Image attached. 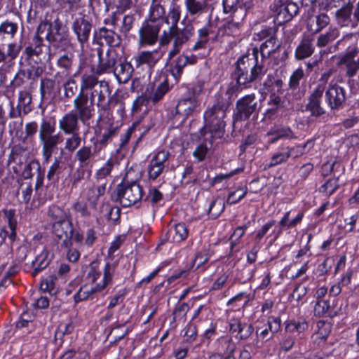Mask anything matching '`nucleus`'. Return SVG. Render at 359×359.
<instances>
[{
    "label": "nucleus",
    "instance_id": "obj_1",
    "mask_svg": "<svg viewBox=\"0 0 359 359\" xmlns=\"http://www.w3.org/2000/svg\"><path fill=\"white\" fill-rule=\"evenodd\" d=\"M180 18V6H174L164 19V23L168 27L163 29L161 34L162 22L146 21L139 30V44L141 46H152L158 41L159 46L164 47L172 41V48L168 53V60H172L180 53L182 47L189 41L194 33V27L191 23L187 24L184 28L178 27Z\"/></svg>",
    "mask_w": 359,
    "mask_h": 359
},
{
    "label": "nucleus",
    "instance_id": "obj_54",
    "mask_svg": "<svg viewBox=\"0 0 359 359\" xmlns=\"http://www.w3.org/2000/svg\"><path fill=\"white\" fill-rule=\"evenodd\" d=\"M19 191H20L23 202L28 203L31 199L32 193V184L28 183L22 184L20 187Z\"/></svg>",
    "mask_w": 359,
    "mask_h": 359
},
{
    "label": "nucleus",
    "instance_id": "obj_60",
    "mask_svg": "<svg viewBox=\"0 0 359 359\" xmlns=\"http://www.w3.org/2000/svg\"><path fill=\"white\" fill-rule=\"evenodd\" d=\"M184 338L186 341L192 342L196 337V327L191 324H189L185 327Z\"/></svg>",
    "mask_w": 359,
    "mask_h": 359
},
{
    "label": "nucleus",
    "instance_id": "obj_59",
    "mask_svg": "<svg viewBox=\"0 0 359 359\" xmlns=\"http://www.w3.org/2000/svg\"><path fill=\"white\" fill-rule=\"evenodd\" d=\"M73 208L74 210L81 214L82 217H89L90 215V212L88 210L87 204L84 201L76 202Z\"/></svg>",
    "mask_w": 359,
    "mask_h": 359
},
{
    "label": "nucleus",
    "instance_id": "obj_49",
    "mask_svg": "<svg viewBox=\"0 0 359 359\" xmlns=\"http://www.w3.org/2000/svg\"><path fill=\"white\" fill-rule=\"evenodd\" d=\"M18 30L16 23L6 20L0 25V34H5L13 37Z\"/></svg>",
    "mask_w": 359,
    "mask_h": 359
},
{
    "label": "nucleus",
    "instance_id": "obj_42",
    "mask_svg": "<svg viewBox=\"0 0 359 359\" xmlns=\"http://www.w3.org/2000/svg\"><path fill=\"white\" fill-rule=\"evenodd\" d=\"M57 65L60 69H63L62 73H65L66 75L69 74L74 66L72 56L67 54L60 56L57 60Z\"/></svg>",
    "mask_w": 359,
    "mask_h": 359
},
{
    "label": "nucleus",
    "instance_id": "obj_53",
    "mask_svg": "<svg viewBox=\"0 0 359 359\" xmlns=\"http://www.w3.org/2000/svg\"><path fill=\"white\" fill-rule=\"evenodd\" d=\"M96 186L95 184L93 185L87 192V200L90 203V205L92 208L96 209L97 205L100 198V196L98 195V193L95 191L96 190Z\"/></svg>",
    "mask_w": 359,
    "mask_h": 359
},
{
    "label": "nucleus",
    "instance_id": "obj_34",
    "mask_svg": "<svg viewBox=\"0 0 359 359\" xmlns=\"http://www.w3.org/2000/svg\"><path fill=\"white\" fill-rule=\"evenodd\" d=\"M314 313L318 316L332 317L336 314L330 300H318L314 307Z\"/></svg>",
    "mask_w": 359,
    "mask_h": 359
},
{
    "label": "nucleus",
    "instance_id": "obj_45",
    "mask_svg": "<svg viewBox=\"0 0 359 359\" xmlns=\"http://www.w3.org/2000/svg\"><path fill=\"white\" fill-rule=\"evenodd\" d=\"M248 193L246 187L238 188L236 191L229 193L226 203L235 204L243 198Z\"/></svg>",
    "mask_w": 359,
    "mask_h": 359
},
{
    "label": "nucleus",
    "instance_id": "obj_30",
    "mask_svg": "<svg viewBox=\"0 0 359 359\" xmlns=\"http://www.w3.org/2000/svg\"><path fill=\"white\" fill-rule=\"evenodd\" d=\"M66 163L62 156L55 157L53 163L47 173V179L50 182H57L62 171L66 169Z\"/></svg>",
    "mask_w": 359,
    "mask_h": 359
},
{
    "label": "nucleus",
    "instance_id": "obj_29",
    "mask_svg": "<svg viewBox=\"0 0 359 359\" xmlns=\"http://www.w3.org/2000/svg\"><path fill=\"white\" fill-rule=\"evenodd\" d=\"M340 36V32L338 27H331L328 30L323 34H320L316 40V46L318 48H324Z\"/></svg>",
    "mask_w": 359,
    "mask_h": 359
},
{
    "label": "nucleus",
    "instance_id": "obj_15",
    "mask_svg": "<svg viewBox=\"0 0 359 359\" xmlns=\"http://www.w3.org/2000/svg\"><path fill=\"white\" fill-rule=\"evenodd\" d=\"M53 230L55 236L61 241L60 243V247L69 249L72 245V223L68 219H59L53 224Z\"/></svg>",
    "mask_w": 359,
    "mask_h": 359
},
{
    "label": "nucleus",
    "instance_id": "obj_5",
    "mask_svg": "<svg viewBox=\"0 0 359 359\" xmlns=\"http://www.w3.org/2000/svg\"><path fill=\"white\" fill-rule=\"evenodd\" d=\"M258 55V48L255 47L252 50V57L245 56L238 60L234 75L239 83L245 86L266 73V69L262 64V60H259Z\"/></svg>",
    "mask_w": 359,
    "mask_h": 359
},
{
    "label": "nucleus",
    "instance_id": "obj_61",
    "mask_svg": "<svg viewBox=\"0 0 359 359\" xmlns=\"http://www.w3.org/2000/svg\"><path fill=\"white\" fill-rule=\"evenodd\" d=\"M209 260V255L208 252L203 251L198 252L193 261L194 264L197 265V268L206 263Z\"/></svg>",
    "mask_w": 359,
    "mask_h": 359
},
{
    "label": "nucleus",
    "instance_id": "obj_36",
    "mask_svg": "<svg viewBox=\"0 0 359 359\" xmlns=\"http://www.w3.org/2000/svg\"><path fill=\"white\" fill-rule=\"evenodd\" d=\"M68 135L69 136L65 139V149L72 153L79 147L82 138L78 131L69 133Z\"/></svg>",
    "mask_w": 359,
    "mask_h": 359
},
{
    "label": "nucleus",
    "instance_id": "obj_64",
    "mask_svg": "<svg viewBox=\"0 0 359 359\" xmlns=\"http://www.w3.org/2000/svg\"><path fill=\"white\" fill-rule=\"evenodd\" d=\"M25 74L23 72H18L11 82V87L13 89L22 86L25 83Z\"/></svg>",
    "mask_w": 359,
    "mask_h": 359
},
{
    "label": "nucleus",
    "instance_id": "obj_3",
    "mask_svg": "<svg viewBox=\"0 0 359 359\" xmlns=\"http://www.w3.org/2000/svg\"><path fill=\"white\" fill-rule=\"evenodd\" d=\"M231 101H229L218 95L213 106L205 111L204 114L205 126L201 130L204 140L208 141L212 145L215 139H221L224 134L226 126L224 118Z\"/></svg>",
    "mask_w": 359,
    "mask_h": 359
},
{
    "label": "nucleus",
    "instance_id": "obj_21",
    "mask_svg": "<svg viewBox=\"0 0 359 359\" xmlns=\"http://www.w3.org/2000/svg\"><path fill=\"white\" fill-rule=\"evenodd\" d=\"M325 88L323 85H317L316 88L310 96L309 102L306 108L311 111L312 116H319L325 113L323 107H320V98L322 97Z\"/></svg>",
    "mask_w": 359,
    "mask_h": 359
},
{
    "label": "nucleus",
    "instance_id": "obj_37",
    "mask_svg": "<svg viewBox=\"0 0 359 359\" xmlns=\"http://www.w3.org/2000/svg\"><path fill=\"white\" fill-rule=\"evenodd\" d=\"M20 50V47L16 43H11L8 45L7 52L4 51V47L0 46V63L4 62L8 57L13 60L17 57Z\"/></svg>",
    "mask_w": 359,
    "mask_h": 359
},
{
    "label": "nucleus",
    "instance_id": "obj_41",
    "mask_svg": "<svg viewBox=\"0 0 359 359\" xmlns=\"http://www.w3.org/2000/svg\"><path fill=\"white\" fill-rule=\"evenodd\" d=\"M305 74L302 68L294 70L290 76L288 86L289 88L295 90L299 88L300 81L304 78Z\"/></svg>",
    "mask_w": 359,
    "mask_h": 359
},
{
    "label": "nucleus",
    "instance_id": "obj_39",
    "mask_svg": "<svg viewBox=\"0 0 359 359\" xmlns=\"http://www.w3.org/2000/svg\"><path fill=\"white\" fill-rule=\"evenodd\" d=\"M358 54V50L356 47H348L346 52L340 56L338 66L346 67L355 62Z\"/></svg>",
    "mask_w": 359,
    "mask_h": 359
},
{
    "label": "nucleus",
    "instance_id": "obj_6",
    "mask_svg": "<svg viewBox=\"0 0 359 359\" xmlns=\"http://www.w3.org/2000/svg\"><path fill=\"white\" fill-rule=\"evenodd\" d=\"M36 29L38 34H45L49 45L55 48H65L69 43L68 29L58 18L53 22L48 20L41 22Z\"/></svg>",
    "mask_w": 359,
    "mask_h": 359
},
{
    "label": "nucleus",
    "instance_id": "obj_57",
    "mask_svg": "<svg viewBox=\"0 0 359 359\" xmlns=\"http://www.w3.org/2000/svg\"><path fill=\"white\" fill-rule=\"evenodd\" d=\"M189 306L187 303H183L178 306L177 307H176L172 313L173 320L176 321L178 318L184 317L187 312L189 311Z\"/></svg>",
    "mask_w": 359,
    "mask_h": 359
},
{
    "label": "nucleus",
    "instance_id": "obj_25",
    "mask_svg": "<svg viewBox=\"0 0 359 359\" xmlns=\"http://www.w3.org/2000/svg\"><path fill=\"white\" fill-rule=\"evenodd\" d=\"M164 3L165 0H151L148 21L162 22V24L164 23V19L167 17V15H165Z\"/></svg>",
    "mask_w": 359,
    "mask_h": 359
},
{
    "label": "nucleus",
    "instance_id": "obj_27",
    "mask_svg": "<svg viewBox=\"0 0 359 359\" xmlns=\"http://www.w3.org/2000/svg\"><path fill=\"white\" fill-rule=\"evenodd\" d=\"M184 5L191 16H199L206 11L208 4L207 0H184Z\"/></svg>",
    "mask_w": 359,
    "mask_h": 359
},
{
    "label": "nucleus",
    "instance_id": "obj_16",
    "mask_svg": "<svg viewBox=\"0 0 359 359\" xmlns=\"http://www.w3.org/2000/svg\"><path fill=\"white\" fill-rule=\"evenodd\" d=\"M72 28L81 46L88 41L93 25L87 16L81 15L76 18L72 22Z\"/></svg>",
    "mask_w": 359,
    "mask_h": 359
},
{
    "label": "nucleus",
    "instance_id": "obj_48",
    "mask_svg": "<svg viewBox=\"0 0 359 359\" xmlns=\"http://www.w3.org/2000/svg\"><path fill=\"white\" fill-rule=\"evenodd\" d=\"M225 203L224 202H218V199L213 200L209 207V215L210 216L215 219L217 218L224 210Z\"/></svg>",
    "mask_w": 359,
    "mask_h": 359
},
{
    "label": "nucleus",
    "instance_id": "obj_44",
    "mask_svg": "<svg viewBox=\"0 0 359 359\" xmlns=\"http://www.w3.org/2000/svg\"><path fill=\"white\" fill-rule=\"evenodd\" d=\"M294 149H287L286 153L275 154L271 158L269 167H273L278 164L285 162L292 155Z\"/></svg>",
    "mask_w": 359,
    "mask_h": 359
},
{
    "label": "nucleus",
    "instance_id": "obj_55",
    "mask_svg": "<svg viewBox=\"0 0 359 359\" xmlns=\"http://www.w3.org/2000/svg\"><path fill=\"white\" fill-rule=\"evenodd\" d=\"M18 102L20 107H24V111L26 114V107L29 106L32 102V95L27 90H22L19 93Z\"/></svg>",
    "mask_w": 359,
    "mask_h": 359
},
{
    "label": "nucleus",
    "instance_id": "obj_4",
    "mask_svg": "<svg viewBox=\"0 0 359 359\" xmlns=\"http://www.w3.org/2000/svg\"><path fill=\"white\" fill-rule=\"evenodd\" d=\"M115 271V266L107 263L104 269L103 278L102 283H97V279L101 276V271L98 268L97 262H92L89 266L88 278H90L92 285H85L80 288L74 296L75 301L80 302L87 299L92 294L103 290L112 280Z\"/></svg>",
    "mask_w": 359,
    "mask_h": 359
},
{
    "label": "nucleus",
    "instance_id": "obj_18",
    "mask_svg": "<svg viewBox=\"0 0 359 359\" xmlns=\"http://www.w3.org/2000/svg\"><path fill=\"white\" fill-rule=\"evenodd\" d=\"M325 97L331 109H337L346 100L345 90L336 83L330 85L325 91Z\"/></svg>",
    "mask_w": 359,
    "mask_h": 359
},
{
    "label": "nucleus",
    "instance_id": "obj_8",
    "mask_svg": "<svg viewBox=\"0 0 359 359\" xmlns=\"http://www.w3.org/2000/svg\"><path fill=\"white\" fill-rule=\"evenodd\" d=\"M74 110L65 114L59 120V128L65 133L69 134L79 131V121L86 123L93 116L75 99L73 102Z\"/></svg>",
    "mask_w": 359,
    "mask_h": 359
},
{
    "label": "nucleus",
    "instance_id": "obj_24",
    "mask_svg": "<svg viewBox=\"0 0 359 359\" xmlns=\"http://www.w3.org/2000/svg\"><path fill=\"white\" fill-rule=\"evenodd\" d=\"M313 39L309 36L304 37L295 50V57L298 60L306 59L312 55L314 52Z\"/></svg>",
    "mask_w": 359,
    "mask_h": 359
},
{
    "label": "nucleus",
    "instance_id": "obj_28",
    "mask_svg": "<svg viewBox=\"0 0 359 359\" xmlns=\"http://www.w3.org/2000/svg\"><path fill=\"white\" fill-rule=\"evenodd\" d=\"M55 87L54 80L47 77L41 79L40 93L42 101H50L55 97Z\"/></svg>",
    "mask_w": 359,
    "mask_h": 359
},
{
    "label": "nucleus",
    "instance_id": "obj_2",
    "mask_svg": "<svg viewBox=\"0 0 359 359\" xmlns=\"http://www.w3.org/2000/svg\"><path fill=\"white\" fill-rule=\"evenodd\" d=\"M74 99L92 116L95 104L99 111L104 113L110 111L116 106L121 114L125 111V105L120 96L116 93L111 95L109 82L105 80L99 81L93 74H82L79 93Z\"/></svg>",
    "mask_w": 359,
    "mask_h": 359
},
{
    "label": "nucleus",
    "instance_id": "obj_22",
    "mask_svg": "<svg viewBox=\"0 0 359 359\" xmlns=\"http://www.w3.org/2000/svg\"><path fill=\"white\" fill-rule=\"evenodd\" d=\"M36 174V189L40 187L44 179V170L38 161H31L27 164L22 172V175L25 179H31L34 174Z\"/></svg>",
    "mask_w": 359,
    "mask_h": 359
},
{
    "label": "nucleus",
    "instance_id": "obj_47",
    "mask_svg": "<svg viewBox=\"0 0 359 359\" xmlns=\"http://www.w3.org/2000/svg\"><path fill=\"white\" fill-rule=\"evenodd\" d=\"M171 233H173V239L177 242L184 240L188 236V230L185 224L182 223L175 225Z\"/></svg>",
    "mask_w": 359,
    "mask_h": 359
},
{
    "label": "nucleus",
    "instance_id": "obj_51",
    "mask_svg": "<svg viewBox=\"0 0 359 359\" xmlns=\"http://www.w3.org/2000/svg\"><path fill=\"white\" fill-rule=\"evenodd\" d=\"M339 187L337 179L327 180L320 188V191L326 194L327 196L332 195Z\"/></svg>",
    "mask_w": 359,
    "mask_h": 359
},
{
    "label": "nucleus",
    "instance_id": "obj_52",
    "mask_svg": "<svg viewBox=\"0 0 359 359\" xmlns=\"http://www.w3.org/2000/svg\"><path fill=\"white\" fill-rule=\"evenodd\" d=\"M135 22V16L133 15H126L123 17L120 31L124 34H127L133 28Z\"/></svg>",
    "mask_w": 359,
    "mask_h": 359
},
{
    "label": "nucleus",
    "instance_id": "obj_32",
    "mask_svg": "<svg viewBox=\"0 0 359 359\" xmlns=\"http://www.w3.org/2000/svg\"><path fill=\"white\" fill-rule=\"evenodd\" d=\"M98 36L100 40L104 39L111 47H118L121 43V36L111 29L102 27L99 29Z\"/></svg>",
    "mask_w": 359,
    "mask_h": 359
},
{
    "label": "nucleus",
    "instance_id": "obj_40",
    "mask_svg": "<svg viewBox=\"0 0 359 359\" xmlns=\"http://www.w3.org/2000/svg\"><path fill=\"white\" fill-rule=\"evenodd\" d=\"M353 5L348 2L341 8L337 11L335 16L337 19L341 20L343 22H352L351 14L353 15Z\"/></svg>",
    "mask_w": 359,
    "mask_h": 359
},
{
    "label": "nucleus",
    "instance_id": "obj_43",
    "mask_svg": "<svg viewBox=\"0 0 359 359\" xmlns=\"http://www.w3.org/2000/svg\"><path fill=\"white\" fill-rule=\"evenodd\" d=\"M64 96L66 98H72L77 90L78 86L76 80L73 77H69L63 84Z\"/></svg>",
    "mask_w": 359,
    "mask_h": 359
},
{
    "label": "nucleus",
    "instance_id": "obj_9",
    "mask_svg": "<svg viewBox=\"0 0 359 359\" xmlns=\"http://www.w3.org/2000/svg\"><path fill=\"white\" fill-rule=\"evenodd\" d=\"M204 83L201 81H197L189 90L187 95L179 100L176 107L177 112L185 117L191 116L196 112L200 105L198 96L202 93Z\"/></svg>",
    "mask_w": 359,
    "mask_h": 359
},
{
    "label": "nucleus",
    "instance_id": "obj_23",
    "mask_svg": "<svg viewBox=\"0 0 359 359\" xmlns=\"http://www.w3.org/2000/svg\"><path fill=\"white\" fill-rule=\"evenodd\" d=\"M168 91V85L166 82L161 83L156 88L154 83H150L147 86L145 95L154 103L161 100Z\"/></svg>",
    "mask_w": 359,
    "mask_h": 359
},
{
    "label": "nucleus",
    "instance_id": "obj_56",
    "mask_svg": "<svg viewBox=\"0 0 359 359\" xmlns=\"http://www.w3.org/2000/svg\"><path fill=\"white\" fill-rule=\"evenodd\" d=\"M317 327L318 328V334L319 337L321 339H325L330 332V324L325 321L320 320L318 322Z\"/></svg>",
    "mask_w": 359,
    "mask_h": 359
},
{
    "label": "nucleus",
    "instance_id": "obj_13",
    "mask_svg": "<svg viewBox=\"0 0 359 359\" xmlns=\"http://www.w3.org/2000/svg\"><path fill=\"white\" fill-rule=\"evenodd\" d=\"M260 106L254 94L244 96L236 102V112L234 120L245 121L252 114L257 115Z\"/></svg>",
    "mask_w": 359,
    "mask_h": 359
},
{
    "label": "nucleus",
    "instance_id": "obj_58",
    "mask_svg": "<svg viewBox=\"0 0 359 359\" xmlns=\"http://www.w3.org/2000/svg\"><path fill=\"white\" fill-rule=\"evenodd\" d=\"M208 147L204 144L198 145L193 153V155L199 161H202L205 159V156L208 153Z\"/></svg>",
    "mask_w": 359,
    "mask_h": 359
},
{
    "label": "nucleus",
    "instance_id": "obj_26",
    "mask_svg": "<svg viewBox=\"0 0 359 359\" xmlns=\"http://www.w3.org/2000/svg\"><path fill=\"white\" fill-rule=\"evenodd\" d=\"M280 46L281 43L274 36H271L264 42L259 49L258 48L259 52L260 51L261 53L260 60H262V64H264V59L269 58L271 55L279 50Z\"/></svg>",
    "mask_w": 359,
    "mask_h": 359
},
{
    "label": "nucleus",
    "instance_id": "obj_11",
    "mask_svg": "<svg viewBox=\"0 0 359 359\" xmlns=\"http://www.w3.org/2000/svg\"><path fill=\"white\" fill-rule=\"evenodd\" d=\"M142 197V187L136 182L118 184L116 192L111 196L112 199L118 201L123 207L136 204Z\"/></svg>",
    "mask_w": 359,
    "mask_h": 359
},
{
    "label": "nucleus",
    "instance_id": "obj_31",
    "mask_svg": "<svg viewBox=\"0 0 359 359\" xmlns=\"http://www.w3.org/2000/svg\"><path fill=\"white\" fill-rule=\"evenodd\" d=\"M95 154V150L90 146H83L76 151L75 158L81 167H86L91 163Z\"/></svg>",
    "mask_w": 359,
    "mask_h": 359
},
{
    "label": "nucleus",
    "instance_id": "obj_10",
    "mask_svg": "<svg viewBox=\"0 0 359 359\" xmlns=\"http://www.w3.org/2000/svg\"><path fill=\"white\" fill-rule=\"evenodd\" d=\"M24 53L26 60L36 65L49 60L50 48L44 44L43 39L41 34H38L37 29L29 45L25 47Z\"/></svg>",
    "mask_w": 359,
    "mask_h": 359
},
{
    "label": "nucleus",
    "instance_id": "obj_17",
    "mask_svg": "<svg viewBox=\"0 0 359 359\" xmlns=\"http://www.w3.org/2000/svg\"><path fill=\"white\" fill-rule=\"evenodd\" d=\"M169 156V152L162 150L151 158L147 168L149 180H155L161 175Z\"/></svg>",
    "mask_w": 359,
    "mask_h": 359
},
{
    "label": "nucleus",
    "instance_id": "obj_35",
    "mask_svg": "<svg viewBox=\"0 0 359 359\" xmlns=\"http://www.w3.org/2000/svg\"><path fill=\"white\" fill-rule=\"evenodd\" d=\"M113 72L120 83H126L130 78V66L128 64L120 63L113 69Z\"/></svg>",
    "mask_w": 359,
    "mask_h": 359
},
{
    "label": "nucleus",
    "instance_id": "obj_46",
    "mask_svg": "<svg viewBox=\"0 0 359 359\" xmlns=\"http://www.w3.org/2000/svg\"><path fill=\"white\" fill-rule=\"evenodd\" d=\"M114 163L111 161L109 160L101 168H100L96 173V178L98 182H107L106 177L110 175L113 169Z\"/></svg>",
    "mask_w": 359,
    "mask_h": 359
},
{
    "label": "nucleus",
    "instance_id": "obj_50",
    "mask_svg": "<svg viewBox=\"0 0 359 359\" xmlns=\"http://www.w3.org/2000/svg\"><path fill=\"white\" fill-rule=\"evenodd\" d=\"M243 86H245L243 83H239L238 80L236 82H231L226 90V94L228 96V98H225L226 100L231 101V99L233 96H237V95L243 89Z\"/></svg>",
    "mask_w": 359,
    "mask_h": 359
},
{
    "label": "nucleus",
    "instance_id": "obj_62",
    "mask_svg": "<svg viewBox=\"0 0 359 359\" xmlns=\"http://www.w3.org/2000/svg\"><path fill=\"white\" fill-rule=\"evenodd\" d=\"M344 69L346 76L350 78L355 76L359 70V57L355 62L344 67Z\"/></svg>",
    "mask_w": 359,
    "mask_h": 359
},
{
    "label": "nucleus",
    "instance_id": "obj_19",
    "mask_svg": "<svg viewBox=\"0 0 359 359\" xmlns=\"http://www.w3.org/2000/svg\"><path fill=\"white\" fill-rule=\"evenodd\" d=\"M99 62L95 75H102L111 72L117 62V54L114 50H108L104 54L101 50H98Z\"/></svg>",
    "mask_w": 359,
    "mask_h": 359
},
{
    "label": "nucleus",
    "instance_id": "obj_12",
    "mask_svg": "<svg viewBox=\"0 0 359 359\" xmlns=\"http://www.w3.org/2000/svg\"><path fill=\"white\" fill-rule=\"evenodd\" d=\"M278 24L282 25L290 21L299 11L298 5L290 0H276L271 6Z\"/></svg>",
    "mask_w": 359,
    "mask_h": 359
},
{
    "label": "nucleus",
    "instance_id": "obj_63",
    "mask_svg": "<svg viewBox=\"0 0 359 359\" xmlns=\"http://www.w3.org/2000/svg\"><path fill=\"white\" fill-rule=\"evenodd\" d=\"M72 330L73 326L72 324H61L55 332V337L62 339L65 334L71 333Z\"/></svg>",
    "mask_w": 359,
    "mask_h": 359
},
{
    "label": "nucleus",
    "instance_id": "obj_33",
    "mask_svg": "<svg viewBox=\"0 0 359 359\" xmlns=\"http://www.w3.org/2000/svg\"><path fill=\"white\" fill-rule=\"evenodd\" d=\"M50 264L48 259V251L43 250L40 255H37L35 260L32 262V266L34 271L32 275L36 276V274L41 270L46 269Z\"/></svg>",
    "mask_w": 359,
    "mask_h": 359
},
{
    "label": "nucleus",
    "instance_id": "obj_38",
    "mask_svg": "<svg viewBox=\"0 0 359 359\" xmlns=\"http://www.w3.org/2000/svg\"><path fill=\"white\" fill-rule=\"evenodd\" d=\"M188 65V56L180 55L175 61V65L171 70V74L176 81H178L183 72L184 68Z\"/></svg>",
    "mask_w": 359,
    "mask_h": 359
},
{
    "label": "nucleus",
    "instance_id": "obj_20",
    "mask_svg": "<svg viewBox=\"0 0 359 359\" xmlns=\"http://www.w3.org/2000/svg\"><path fill=\"white\" fill-rule=\"evenodd\" d=\"M164 51L160 48L151 51H142L135 58L136 67H139L143 65H147L149 67H154L156 63L163 57Z\"/></svg>",
    "mask_w": 359,
    "mask_h": 359
},
{
    "label": "nucleus",
    "instance_id": "obj_14",
    "mask_svg": "<svg viewBox=\"0 0 359 359\" xmlns=\"http://www.w3.org/2000/svg\"><path fill=\"white\" fill-rule=\"evenodd\" d=\"M315 9L309 8L304 14V20L306 30L312 35L321 32L330 23V18L325 13L314 14Z\"/></svg>",
    "mask_w": 359,
    "mask_h": 359
},
{
    "label": "nucleus",
    "instance_id": "obj_7",
    "mask_svg": "<svg viewBox=\"0 0 359 359\" xmlns=\"http://www.w3.org/2000/svg\"><path fill=\"white\" fill-rule=\"evenodd\" d=\"M39 138L42 145L43 156L48 161L57 145L63 142V137L60 132L56 133L54 123L43 119L39 130Z\"/></svg>",
    "mask_w": 359,
    "mask_h": 359
}]
</instances>
